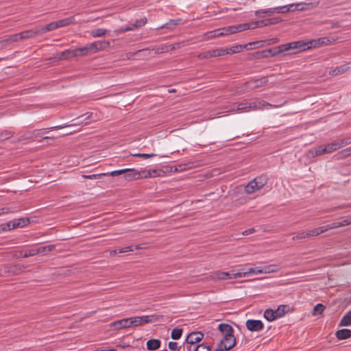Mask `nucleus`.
<instances>
[{
    "mask_svg": "<svg viewBox=\"0 0 351 351\" xmlns=\"http://www.w3.org/2000/svg\"><path fill=\"white\" fill-rule=\"evenodd\" d=\"M265 106H271V104L261 100H256L252 102L243 101L237 105V111L239 112H248L251 110H261Z\"/></svg>",
    "mask_w": 351,
    "mask_h": 351,
    "instance_id": "nucleus-1",
    "label": "nucleus"
},
{
    "mask_svg": "<svg viewBox=\"0 0 351 351\" xmlns=\"http://www.w3.org/2000/svg\"><path fill=\"white\" fill-rule=\"evenodd\" d=\"M250 29V25L248 23L245 24H239L236 25H232L228 27H225L223 28H219V35L220 36H227L229 34H234L237 32H240L246 29Z\"/></svg>",
    "mask_w": 351,
    "mask_h": 351,
    "instance_id": "nucleus-3",
    "label": "nucleus"
},
{
    "mask_svg": "<svg viewBox=\"0 0 351 351\" xmlns=\"http://www.w3.org/2000/svg\"><path fill=\"white\" fill-rule=\"evenodd\" d=\"M55 248L54 245H49L46 246H42L39 247H36L38 254H45L47 252H50Z\"/></svg>",
    "mask_w": 351,
    "mask_h": 351,
    "instance_id": "nucleus-43",
    "label": "nucleus"
},
{
    "mask_svg": "<svg viewBox=\"0 0 351 351\" xmlns=\"http://www.w3.org/2000/svg\"><path fill=\"white\" fill-rule=\"evenodd\" d=\"M197 57L199 59H208V58H210V55L209 51H204V52L200 53L197 56Z\"/></svg>",
    "mask_w": 351,
    "mask_h": 351,
    "instance_id": "nucleus-59",
    "label": "nucleus"
},
{
    "mask_svg": "<svg viewBox=\"0 0 351 351\" xmlns=\"http://www.w3.org/2000/svg\"><path fill=\"white\" fill-rule=\"evenodd\" d=\"M272 9H275V12H276L278 13H285L289 11H293V10H290L289 5L272 8Z\"/></svg>",
    "mask_w": 351,
    "mask_h": 351,
    "instance_id": "nucleus-46",
    "label": "nucleus"
},
{
    "mask_svg": "<svg viewBox=\"0 0 351 351\" xmlns=\"http://www.w3.org/2000/svg\"><path fill=\"white\" fill-rule=\"evenodd\" d=\"M263 316L265 319H266L269 322H272L274 320L278 319L277 315H276L275 311L271 308L266 309L264 312Z\"/></svg>",
    "mask_w": 351,
    "mask_h": 351,
    "instance_id": "nucleus-26",
    "label": "nucleus"
},
{
    "mask_svg": "<svg viewBox=\"0 0 351 351\" xmlns=\"http://www.w3.org/2000/svg\"><path fill=\"white\" fill-rule=\"evenodd\" d=\"M283 52H286L284 44L280 45L277 46L274 48L263 50V51L259 52L258 53L261 54V57L269 58V57H274V56L280 55V53H282Z\"/></svg>",
    "mask_w": 351,
    "mask_h": 351,
    "instance_id": "nucleus-6",
    "label": "nucleus"
},
{
    "mask_svg": "<svg viewBox=\"0 0 351 351\" xmlns=\"http://www.w3.org/2000/svg\"><path fill=\"white\" fill-rule=\"evenodd\" d=\"M134 156L136 157H138V158H143L144 159H147V158H152V157H154V156H156V154H154V153H151V154H136L134 155Z\"/></svg>",
    "mask_w": 351,
    "mask_h": 351,
    "instance_id": "nucleus-57",
    "label": "nucleus"
},
{
    "mask_svg": "<svg viewBox=\"0 0 351 351\" xmlns=\"http://www.w3.org/2000/svg\"><path fill=\"white\" fill-rule=\"evenodd\" d=\"M348 70V66L346 65H341L340 66H337L334 69H330L329 71V74L332 76L338 75L339 74L343 73Z\"/></svg>",
    "mask_w": 351,
    "mask_h": 351,
    "instance_id": "nucleus-28",
    "label": "nucleus"
},
{
    "mask_svg": "<svg viewBox=\"0 0 351 351\" xmlns=\"http://www.w3.org/2000/svg\"><path fill=\"white\" fill-rule=\"evenodd\" d=\"M182 332L183 330L182 328H175L171 331V337L173 339L178 340L182 337Z\"/></svg>",
    "mask_w": 351,
    "mask_h": 351,
    "instance_id": "nucleus-40",
    "label": "nucleus"
},
{
    "mask_svg": "<svg viewBox=\"0 0 351 351\" xmlns=\"http://www.w3.org/2000/svg\"><path fill=\"white\" fill-rule=\"evenodd\" d=\"M58 29L56 21L51 22L40 28H38L40 32V35L44 34L45 32H51Z\"/></svg>",
    "mask_w": 351,
    "mask_h": 351,
    "instance_id": "nucleus-29",
    "label": "nucleus"
},
{
    "mask_svg": "<svg viewBox=\"0 0 351 351\" xmlns=\"http://www.w3.org/2000/svg\"><path fill=\"white\" fill-rule=\"evenodd\" d=\"M306 43H308V46H309V49H310L311 47H318L323 46V45H327L329 44L330 40L328 38L323 37V38H319L317 39L311 40Z\"/></svg>",
    "mask_w": 351,
    "mask_h": 351,
    "instance_id": "nucleus-14",
    "label": "nucleus"
},
{
    "mask_svg": "<svg viewBox=\"0 0 351 351\" xmlns=\"http://www.w3.org/2000/svg\"><path fill=\"white\" fill-rule=\"evenodd\" d=\"M326 148L328 154L332 153V152H335V151L339 149L335 141H333V142L326 145Z\"/></svg>",
    "mask_w": 351,
    "mask_h": 351,
    "instance_id": "nucleus-47",
    "label": "nucleus"
},
{
    "mask_svg": "<svg viewBox=\"0 0 351 351\" xmlns=\"http://www.w3.org/2000/svg\"><path fill=\"white\" fill-rule=\"evenodd\" d=\"M74 22H75L74 16H69V17L62 19L56 21L58 29L60 28V27H66L70 24L73 23Z\"/></svg>",
    "mask_w": 351,
    "mask_h": 351,
    "instance_id": "nucleus-22",
    "label": "nucleus"
},
{
    "mask_svg": "<svg viewBox=\"0 0 351 351\" xmlns=\"http://www.w3.org/2000/svg\"><path fill=\"white\" fill-rule=\"evenodd\" d=\"M255 232H256V230L254 228H251L244 230L243 232H242L241 234L243 236H247V235L251 234L252 233H254Z\"/></svg>",
    "mask_w": 351,
    "mask_h": 351,
    "instance_id": "nucleus-61",
    "label": "nucleus"
},
{
    "mask_svg": "<svg viewBox=\"0 0 351 351\" xmlns=\"http://www.w3.org/2000/svg\"><path fill=\"white\" fill-rule=\"evenodd\" d=\"M136 248L137 247H136L135 249H136ZM134 249V247L133 245H130V246H126L124 247L119 248V250H117V252H118V253H124V252H127L133 251Z\"/></svg>",
    "mask_w": 351,
    "mask_h": 351,
    "instance_id": "nucleus-56",
    "label": "nucleus"
},
{
    "mask_svg": "<svg viewBox=\"0 0 351 351\" xmlns=\"http://www.w3.org/2000/svg\"><path fill=\"white\" fill-rule=\"evenodd\" d=\"M104 176H105L104 173H98V174H91V175H83L82 177L85 179L95 180V179H99Z\"/></svg>",
    "mask_w": 351,
    "mask_h": 351,
    "instance_id": "nucleus-55",
    "label": "nucleus"
},
{
    "mask_svg": "<svg viewBox=\"0 0 351 351\" xmlns=\"http://www.w3.org/2000/svg\"><path fill=\"white\" fill-rule=\"evenodd\" d=\"M213 278L217 280H232L241 278V271L232 270L230 271H215L213 274Z\"/></svg>",
    "mask_w": 351,
    "mask_h": 351,
    "instance_id": "nucleus-4",
    "label": "nucleus"
},
{
    "mask_svg": "<svg viewBox=\"0 0 351 351\" xmlns=\"http://www.w3.org/2000/svg\"><path fill=\"white\" fill-rule=\"evenodd\" d=\"M336 337L338 339L343 340L351 337V330L343 328L336 332Z\"/></svg>",
    "mask_w": 351,
    "mask_h": 351,
    "instance_id": "nucleus-23",
    "label": "nucleus"
},
{
    "mask_svg": "<svg viewBox=\"0 0 351 351\" xmlns=\"http://www.w3.org/2000/svg\"><path fill=\"white\" fill-rule=\"evenodd\" d=\"M241 271V275L242 277L248 276L250 274H262V269L261 267H253V268H249L247 269H240Z\"/></svg>",
    "mask_w": 351,
    "mask_h": 351,
    "instance_id": "nucleus-20",
    "label": "nucleus"
},
{
    "mask_svg": "<svg viewBox=\"0 0 351 351\" xmlns=\"http://www.w3.org/2000/svg\"><path fill=\"white\" fill-rule=\"evenodd\" d=\"M106 32H107V30L106 29L98 28V29H93L90 34L93 38H97V37H101V36H105Z\"/></svg>",
    "mask_w": 351,
    "mask_h": 351,
    "instance_id": "nucleus-35",
    "label": "nucleus"
},
{
    "mask_svg": "<svg viewBox=\"0 0 351 351\" xmlns=\"http://www.w3.org/2000/svg\"><path fill=\"white\" fill-rule=\"evenodd\" d=\"M132 23L133 22H130L127 25L125 26V30H126V32L133 31L136 29Z\"/></svg>",
    "mask_w": 351,
    "mask_h": 351,
    "instance_id": "nucleus-60",
    "label": "nucleus"
},
{
    "mask_svg": "<svg viewBox=\"0 0 351 351\" xmlns=\"http://www.w3.org/2000/svg\"><path fill=\"white\" fill-rule=\"evenodd\" d=\"M181 21V19H171L168 22H167V25H168V29H174Z\"/></svg>",
    "mask_w": 351,
    "mask_h": 351,
    "instance_id": "nucleus-48",
    "label": "nucleus"
},
{
    "mask_svg": "<svg viewBox=\"0 0 351 351\" xmlns=\"http://www.w3.org/2000/svg\"><path fill=\"white\" fill-rule=\"evenodd\" d=\"M245 326L247 329L251 332H260L264 328V324L258 319H247Z\"/></svg>",
    "mask_w": 351,
    "mask_h": 351,
    "instance_id": "nucleus-8",
    "label": "nucleus"
},
{
    "mask_svg": "<svg viewBox=\"0 0 351 351\" xmlns=\"http://www.w3.org/2000/svg\"><path fill=\"white\" fill-rule=\"evenodd\" d=\"M14 223L12 225V227L16 228H23L28 223V220H25L24 219H19L16 221H13Z\"/></svg>",
    "mask_w": 351,
    "mask_h": 351,
    "instance_id": "nucleus-41",
    "label": "nucleus"
},
{
    "mask_svg": "<svg viewBox=\"0 0 351 351\" xmlns=\"http://www.w3.org/2000/svg\"><path fill=\"white\" fill-rule=\"evenodd\" d=\"M68 53L72 56H83L90 53V51L87 44L82 47L69 51Z\"/></svg>",
    "mask_w": 351,
    "mask_h": 351,
    "instance_id": "nucleus-15",
    "label": "nucleus"
},
{
    "mask_svg": "<svg viewBox=\"0 0 351 351\" xmlns=\"http://www.w3.org/2000/svg\"><path fill=\"white\" fill-rule=\"evenodd\" d=\"M324 232L323 227L321 226L319 228H314L313 230L306 231V235L307 238H310V237L319 235L320 234L324 233Z\"/></svg>",
    "mask_w": 351,
    "mask_h": 351,
    "instance_id": "nucleus-32",
    "label": "nucleus"
},
{
    "mask_svg": "<svg viewBox=\"0 0 351 351\" xmlns=\"http://www.w3.org/2000/svg\"><path fill=\"white\" fill-rule=\"evenodd\" d=\"M169 348L171 350H176L178 348V343L174 341H170L168 344Z\"/></svg>",
    "mask_w": 351,
    "mask_h": 351,
    "instance_id": "nucleus-62",
    "label": "nucleus"
},
{
    "mask_svg": "<svg viewBox=\"0 0 351 351\" xmlns=\"http://www.w3.org/2000/svg\"><path fill=\"white\" fill-rule=\"evenodd\" d=\"M350 224H351V217L346 219H343L341 221L333 222L326 226H324L322 227L324 229V232H325L329 230L337 228L342 226H346Z\"/></svg>",
    "mask_w": 351,
    "mask_h": 351,
    "instance_id": "nucleus-11",
    "label": "nucleus"
},
{
    "mask_svg": "<svg viewBox=\"0 0 351 351\" xmlns=\"http://www.w3.org/2000/svg\"><path fill=\"white\" fill-rule=\"evenodd\" d=\"M276 312V315L278 318H280L283 317L288 311H289V306L288 305H280L278 307L274 310Z\"/></svg>",
    "mask_w": 351,
    "mask_h": 351,
    "instance_id": "nucleus-27",
    "label": "nucleus"
},
{
    "mask_svg": "<svg viewBox=\"0 0 351 351\" xmlns=\"http://www.w3.org/2000/svg\"><path fill=\"white\" fill-rule=\"evenodd\" d=\"M218 329L223 337L233 335V328L230 324L221 323L219 324Z\"/></svg>",
    "mask_w": 351,
    "mask_h": 351,
    "instance_id": "nucleus-16",
    "label": "nucleus"
},
{
    "mask_svg": "<svg viewBox=\"0 0 351 351\" xmlns=\"http://www.w3.org/2000/svg\"><path fill=\"white\" fill-rule=\"evenodd\" d=\"M205 36L207 38H213L220 36L218 29L207 32Z\"/></svg>",
    "mask_w": 351,
    "mask_h": 351,
    "instance_id": "nucleus-52",
    "label": "nucleus"
},
{
    "mask_svg": "<svg viewBox=\"0 0 351 351\" xmlns=\"http://www.w3.org/2000/svg\"><path fill=\"white\" fill-rule=\"evenodd\" d=\"M128 319H129L130 327L132 326H138L152 322L151 317L149 315L132 317L128 318Z\"/></svg>",
    "mask_w": 351,
    "mask_h": 351,
    "instance_id": "nucleus-9",
    "label": "nucleus"
},
{
    "mask_svg": "<svg viewBox=\"0 0 351 351\" xmlns=\"http://www.w3.org/2000/svg\"><path fill=\"white\" fill-rule=\"evenodd\" d=\"M193 351H210V348L204 343H201L196 346Z\"/></svg>",
    "mask_w": 351,
    "mask_h": 351,
    "instance_id": "nucleus-54",
    "label": "nucleus"
},
{
    "mask_svg": "<svg viewBox=\"0 0 351 351\" xmlns=\"http://www.w3.org/2000/svg\"><path fill=\"white\" fill-rule=\"evenodd\" d=\"M22 40L27 39L30 38H33L37 35H40V32L38 28L29 29L24 32H21Z\"/></svg>",
    "mask_w": 351,
    "mask_h": 351,
    "instance_id": "nucleus-21",
    "label": "nucleus"
},
{
    "mask_svg": "<svg viewBox=\"0 0 351 351\" xmlns=\"http://www.w3.org/2000/svg\"><path fill=\"white\" fill-rule=\"evenodd\" d=\"M250 25V29H254L256 27H265V21L261 20L256 21L254 23H248Z\"/></svg>",
    "mask_w": 351,
    "mask_h": 351,
    "instance_id": "nucleus-51",
    "label": "nucleus"
},
{
    "mask_svg": "<svg viewBox=\"0 0 351 351\" xmlns=\"http://www.w3.org/2000/svg\"><path fill=\"white\" fill-rule=\"evenodd\" d=\"M160 341L156 339H152L147 341V349L149 350H155L160 347Z\"/></svg>",
    "mask_w": 351,
    "mask_h": 351,
    "instance_id": "nucleus-24",
    "label": "nucleus"
},
{
    "mask_svg": "<svg viewBox=\"0 0 351 351\" xmlns=\"http://www.w3.org/2000/svg\"><path fill=\"white\" fill-rule=\"evenodd\" d=\"M38 254V250L36 248H32L27 250L24 252V254H23V256L24 258H27L29 256H33Z\"/></svg>",
    "mask_w": 351,
    "mask_h": 351,
    "instance_id": "nucleus-49",
    "label": "nucleus"
},
{
    "mask_svg": "<svg viewBox=\"0 0 351 351\" xmlns=\"http://www.w3.org/2000/svg\"><path fill=\"white\" fill-rule=\"evenodd\" d=\"M21 33L13 34L7 39V41L10 43L17 42L21 40Z\"/></svg>",
    "mask_w": 351,
    "mask_h": 351,
    "instance_id": "nucleus-53",
    "label": "nucleus"
},
{
    "mask_svg": "<svg viewBox=\"0 0 351 351\" xmlns=\"http://www.w3.org/2000/svg\"><path fill=\"white\" fill-rule=\"evenodd\" d=\"M242 45H235L230 48H226L224 51H226V54L236 53L240 52L243 49Z\"/></svg>",
    "mask_w": 351,
    "mask_h": 351,
    "instance_id": "nucleus-38",
    "label": "nucleus"
},
{
    "mask_svg": "<svg viewBox=\"0 0 351 351\" xmlns=\"http://www.w3.org/2000/svg\"><path fill=\"white\" fill-rule=\"evenodd\" d=\"M204 337V335L202 332L193 331L187 335L186 342L187 344H195L196 343L201 341Z\"/></svg>",
    "mask_w": 351,
    "mask_h": 351,
    "instance_id": "nucleus-10",
    "label": "nucleus"
},
{
    "mask_svg": "<svg viewBox=\"0 0 351 351\" xmlns=\"http://www.w3.org/2000/svg\"><path fill=\"white\" fill-rule=\"evenodd\" d=\"M292 6H295L294 10L298 11H303L308 10L309 8H313L315 6V5L313 3H291L289 5V8H291Z\"/></svg>",
    "mask_w": 351,
    "mask_h": 351,
    "instance_id": "nucleus-18",
    "label": "nucleus"
},
{
    "mask_svg": "<svg viewBox=\"0 0 351 351\" xmlns=\"http://www.w3.org/2000/svg\"><path fill=\"white\" fill-rule=\"evenodd\" d=\"M267 82V80L266 77H262L261 79H256L250 80L245 83V86L249 89H255L260 87H262Z\"/></svg>",
    "mask_w": 351,
    "mask_h": 351,
    "instance_id": "nucleus-13",
    "label": "nucleus"
},
{
    "mask_svg": "<svg viewBox=\"0 0 351 351\" xmlns=\"http://www.w3.org/2000/svg\"><path fill=\"white\" fill-rule=\"evenodd\" d=\"M13 135L14 132L11 130H3L0 132V142L10 138Z\"/></svg>",
    "mask_w": 351,
    "mask_h": 351,
    "instance_id": "nucleus-37",
    "label": "nucleus"
},
{
    "mask_svg": "<svg viewBox=\"0 0 351 351\" xmlns=\"http://www.w3.org/2000/svg\"><path fill=\"white\" fill-rule=\"evenodd\" d=\"M262 274H269L276 272L279 269V267L277 265H269L261 267Z\"/></svg>",
    "mask_w": 351,
    "mask_h": 351,
    "instance_id": "nucleus-33",
    "label": "nucleus"
},
{
    "mask_svg": "<svg viewBox=\"0 0 351 351\" xmlns=\"http://www.w3.org/2000/svg\"><path fill=\"white\" fill-rule=\"evenodd\" d=\"M210 58L222 56L226 55V51H224V48L215 49L209 51Z\"/></svg>",
    "mask_w": 351,
    "mask_h": 351,
    "instance_id": "nucleus-36",
    "label": "nucleus"
},
{
    "mask_svg": "<svg viewBox=\"0 0 351 351\" xmlns=\"http://www.w3.org/2000/svg\"><path fill=\"white\" fill-rule=\"evenodd\" d=\"M90 53H96L99 51L109 47L110 43L108 40H97L92 43L88 44Z\"/></svg>",
    "mask_w": 351,
    "mask_h": 351,
    "instance_id": "nucleus-7",
    "label": "nucleus"
},
{
    "mask_svg": "<svg viewBox=\"0 0 351 351\" xmlns=\"http://www.w3.org/2000/svg\"><path fill=\"white\" fill-rule=\"evenodd\" d=\"M267 183V178L265 176H260L251 180L245 186V191L247 194H252L261 188Z\"/></svg>",
    "mask_w": 351,
    "mask_h": 351,
    "instance_id": "nucleus-2",
    "label": "nucleus"
},
{
    "mask_svg": "<svg viewBox=\"0 0 351 351\" xmlns=\"http://www.w3.org/2000/svg\"><path fill=\"white\" fill-rule=\"evenodd\" d=\"M21 139H32V135L31 132H25L22 136Z\"/></svg>",
    "mask_w": 351,
    "mask_h": 351,
    "instance_id": "nucleus-64",
    "label": "nucleus"
},
{
    "mask_svg": "<svg viewBox=\"0 0 351 351\" xmlns=\"http://www.w3.org/2000/svg\"><path fill=\"white\" fill-rule=\"evenodd\" d=\"M351 156V147H347L340 152L336 155L335 158L338 160H343Z\"/></svg>",
    "mask_w": 351,
    "mask_h": 351,
    "instance_id": "nucleus-25",
    "label": "nucleus"
},
{
    "mask_svg": "<svg viewBox=\"0 0 351 351\" xmlns=\"http://www.w3.org/2000/svg\"><path fill=\"white\" fill-rule=\"evenodd\" d=\"M309 153L311 154L314 157L328 154L326 146H319L316 148H314L313 149L310 150Z\"/></svg>",
    "mask_w": 351,
    "mask_h": 351,
    "instance_id": "nucleus-31",
    "label": "nucleus"
},
{
    "mask_svg": "<svg viewBox=\"0 0 351 351\" xmlns=\"http://www.w3.org/2000/svg\"><path fill=\"white\" fill-rule=\"evenodd\" d=\"M110 326L117 330L129 328V319H128V318H125L115 321L110 324Z\"/></svg>",
    "mask_w": 351,
    "mask_h": 351,
    "instance_id": "nucleus-19",
    "label": "nucleus"
},
{
    "mask_svg": "<svg viewBox=\"0 0 351 351\" xmlns=\"http://www.w3.org/2000/svg\"><path fill=\"white\" fill-rule=\"evenodd\" d=\"M236 344V339L233 335L230 337H223L220 341V346H223L225 350H229Z\"/></svg>",
    "mask_w": 351,
    "mask_h": 351,
    "instance_id": "nucleus-12",
    "label": "nucleus"
},
{
    "mask_svg": "<svg viewBox=\"0 0 351 351\" xmlns=\"http://www.w3.org/2000/svg\"><path fill=\"white\" fill-rule=\"evenodd\" d=\"M147 175H142L141 171H135L132 169H130L125 175V179L128 180H138L143 178H147Z\"/></svg>",
    "mask_w": 351,
    "mask_h": 351,
    "instance_id": "nucleus-17",
    "label": "nucleus"
},
{
    "mask_svg": "<svg viewBox=\"0 0 351 351\" xmlns=\"http://www.w3.org/2000/svg\"><path fill=\"white\" fill-rule=\"evenodd\" d=\"M13 223H14L13 221H8V222H7L5 223L1 224L0 228H1L2 231L7 232V231H9L10 230L15 229V228L12 227V226Z\"/></svg>",
    "mask_w": 351,
    "mask_h": 351,
    "instance_id": "nucleus-50",
    "label": "nucleus"
},
{
    "mask_svg": "<svg viewBox=\"0 0 351 351\" xmlns=\"http://www.w3.org/2000/svg\"><path fill=\"white\" fill-rule=\"evenodd\" d=\"M130 169H123L119 170L112 171L111 172L104 173L105 176H117L123 173H126Z\"/></svg>",
    "mask_w": 351,
    "mask_h": 351,
    "instance_id": "nucleus-42",
    "label": "nucleus"
},
{
    "mask_svg": "<svg viewBox=\"0 0 351 351\" xmlns=\"http://www.w3.org/2000/svg\"><path fill=\"white\" fill-rule=\"evenodd\" d=\"M339 326H351V310L342 317Z\"/></svg>",
    "mask_w": 351,
    "mask_h": 351,
    "instance_id": "nucleus-34",
    "label": "nucleus"
},
{
    "mask_svg": "<svg viewBox=\"0 0 351 351\" xmlns=\"http://www.w3.org/2000/svg\"><path fill=\"white\" fill-rule=\"evenodd\" d=\"M42 130H35L31 132H32V138H34L40 136Z\"/></svg>",
    "mask_w": 351,
    "mask_h": 351,
    "instance_id": "nucleus-63",
    "label": "nucleus"
},
{
    "mask_svg": "<svg viewBox=\"0 0 351 351\" xmlns=\"http://www.w3.org/2000/svg\"><path fill=\"white\" fill-rule=\"evenodd\" d=\"M306 232H302L295 236H293L292 239L293 241L306 239Z\"/></svg>",
    "mask_w": 351,
    "mask_h": 351,
    "instance_id": "nucleus-58",
    "label": "nucleus"
},
{
    "mask_svg": "<svg viewBox=\"0 0 351 351\" xmlns=\"http://www.w3.org/2000/svg\"><path fill=\"white\" fill-rule=\"evenodd\" d=\"M325 309V306L322 304H317L313 308V314L314 315H321Z\"/></svg>",
    "mask_w": 351,
    "mask_h": 351,
    "instance_id": "nucleus-44",
    "label": "nucleus"
},
{
    "mask_svg": "<svg viewBox=\"0 0 351 351\" xmlns=\"http://www.w3.org/2000/svg\"><path fill=\"white\" fill-rule=\"evenodd\" d=\"M284 45L286 51L295 50L296 52H299L309 49L308 43L302 40L293 41Z\"/></svg>",
    "mask_w": 351,
    "mask_h": 351,
    "instance_id": "nucleus-5",
    "label": "nucleus"
},
{
    "mask_svg": "<svg viewBox=\"0 0 351 351\" xmlns=\"http://www.w3.org/2000/svg\"><path fill=\"white\" fill-rule=\"evenodd\" d=\"M335 142L338 149H340L351 143V137L344 138L339 141H335Z\"/></svg>",
    "mask_w": 351,
    "mask_h": 351,
    "instance_id": "nucleus-39",
    "label": "nucleus"
},
{
    "mask_svg": "<svg viewBox=\"0 0 351 351\" xmlns=\"http://www.w3.org/2000/svg\"><path fill=\"white\" fill-rule=\"evenodd\" d=\"M275 12V9H261L255 11V15L257 17H263L265 15L271 16Z\"/></svg>",
    "mask_w": 351,
    "mask_h": 351,
    "instance_id": "nucleus-30",
    "label": "nucleus"
},
{
    "mask_svg": "<svg viewBox=\"0 0 351 351\" xmlns=\"http://www.w3.org/2000/svg\"><path fill=\"white\" fill-rule=\"evenodd\" d=\"M147 18L143 17L140 19H136L132 23L134 24V27L137 29V28L144 26L147 23Z\"/></svg>",
    "mask_w": 351,
    "mask_h": 351,
    "instance_id": "nucleus-45",
    "label": "nucleus"
}]
</instances>
